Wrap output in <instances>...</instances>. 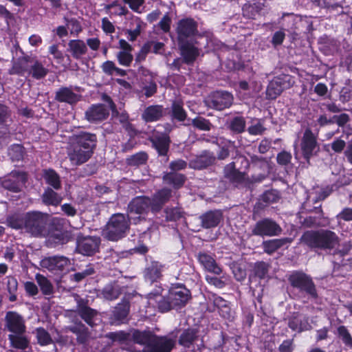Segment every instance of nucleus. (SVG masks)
<instances>
[{"label": "nucleus", "mask_w": 352, "mask_h": 352, "mask_svg": "<svg viewBox=\"0 0 352 352\" xmlns=\"http://www.w3.org/2000/svg\"><path fill=\"white\" fill-rule=\"evenodd\" d=\"M106 338L111 340L113 342L124 343L130 340L131 334L124 331H118L109 332L106 334Z\"/></svg>", "instance_id": "obj_58"}, {"label": "nucleus", "mask_w": 352, "mask_h": 352, "mask_svg": "<svg viewBox=\"0 0 352 352\" xmlns=\"http://www.w3.org/2000/svg\"><path fill=\"white\" fill-rule=\"evenodd\" d=\"M49 241L55 245H64L68 243L69 237L63 232L53 233L49 236Z\"/></svg>", "instance_id": "obj_64"}, {"label": "nucleus", "mask_w": 352, "mask_h": 352, "mask_svg": "<svg viewBox=\"0 0 352 352\" xmlns=\"http://www.w3.org/2000/svg\"><path fill=\"white\" fill-rule=\"evenodd\" d=\"M117 59L120 65L129 67L133 60V56L129 52H118L117 54Z\"/></svg>", "instance_id": "obj_61"}, {"label": "nucleus", "mask_w": 352, "mask_h": 352, "mask_svg": "<svg viewBox=\"0 0 352 352\" xmlns=\"http://www.w3.org/2000/svg\"><path fill=\"white\" fill-rule=\"evenodd\" d=\"M216 161V157L213 152L204 150L199 155H196L190 160V167L195 170H202L212 166Z\"/></svg>", "instance_id": "obj_25"}, {"label": "nucleus", "mask_w": 352, "mask_h": 352, "mask_svg": "<svg viewBox=\"0 0 352 352\" xmlns=\"http://www.w3.org/2000/svg\"><path fill=\"white\" fill-rule=\"evenodd\" d=\"M246 121L243 116H235L229 122L228 128L235 134H240L245 131Z\"/></svg>", "instance_id": "obj_50"}, {"label": "nucleus", "mask_w": 352, "mask_h": 352, "mask_svg": "<svg viewBox=\"0 0 352 352\" xmlns=\"http://www.w3.org/2000/svg\"><path fill=\"white\" fill-rule=\"evenodd\" d=\"M178 45L181 56L184 59L185 64L192 65L199 55L198 47L187 41L178 43Z\"/></svg>", "instance_id": "obj_30"}, {"label": "nucleus", "mask_w": 352, "mask_h": 352, "mask_svg": "<svg viewBox=\"0 0 352 352\" xmlns=\"http://www.w3.org/2000/svg\"><path fill=\"white\" fill-rule=\"evenodd\" d=\"M168 266L158 261H151L145 267L143 274L145 280L151 283L158 281L162 277V272Z\"/></svg>", "instance_id": "obj_23"}, {"label": "nucleus", "mask_w": 352, "mask_h": 352, "mask_svg": "<svg viewBox=\"0 0 352 352\" xmlns=\"http://www.w3.org/2000/svg\"><path fill=\"white\" fill-rule=\"evenodd\" d=\"M164 110V109L162 105H150L144 110L142 118L146 123L157 122L163 117Z\"/></svg>", "instance_id": "obj_37"}, {"label": "nucleus", "mask_w": 352, "mask_h": 352, "mask_svg": "<svg viewBox=\"0 0 352 352\" xmlns=\"http://www.w3.org/2000/svg\"><path fill=\"white\" fill-rule=\"evenodd\" d=\"M109 116V109L104 104H93L85 111V118L90 123L98 124Z\"/></svg>", "instance_id": "obj_15"}, {"label": "nucleus", "mask_w": 352, "mask_h": 352, "mask_svg": "<svg viewBox=\"0 0 352 352\" xmlns=\"http://www.w3.org/2000/svg\"><path fill=\"white\" fill-rule=\"evenodd\" d=\"M192 126L201 131H208L211 129L212 124L209 120L206 119L203 117H196L192 120Z\"/></svg>", "instance_id": "obj_60"}, {"label": "nucleus", "mask_w": 352, "mask_h": 352, "mask_svg": "<svg viewBox=\"0 0 352 352\" xmlns=\"http://www.w3.org/2000/svg\"><path fill=\"white\" fill-rule=\"evenodd\" d=\"M33 57L26 55L19 57L16 61L14 62L11 69L9 70L10 75L24 76L25 74H28L30 70V65L32 60Z\"/></svg>", "instance_id": "obj_34"}, {"label": "nucleus", "mask_w": 352, "mask_h": 352, "mask_svg": "<svg viewBox=\"0 0 352 352\" xmlns=\"http://www.w3.org/2000/svg\"><path fill=\"white\" fill-rule=\"evenodd\" d=\"M30 66L28 76L35 80L44 78L49 72L48 69L45 67L43 63L38 60L36 57H33Z\"/></svg>", "instance_id": "obj_42"}, {"label": "nucleus", "mask_w": 352, "mask_h": 352, "mask_svg": "<svg viewBox=\"0 0 352 352\" xmlns=\"http://www.w3.org/2000/svg\"><path fill=\"white\" fill-rule=\"evenodd\" d=\"M257 123L248 128V132L251 135H261L266 131L261 119H257Z\"/></svg>", "instance_id": "obj_62"}, {"label": "nucleus", "mask_w": 352, "mask_h": 352, "mask_svg": "<svg viewBox=\"0 0 352 352\" xmlns=\"http://www.w3.org/2000/svg\"><path fill=\"white\" fill-rule=\"evenodd\" d=\"M287 279L290 286L300 294L313 300L318 298L316 286L310 275L302 271L295 270Z\"/></svg>", "instance_id": "obj_3"}, {"label": "nucleus", "mask_w": 352, "mask_h": 352, "mask_svg": "<svg viewBox=\"0 0 352 352\" xmlns=\"http://www.w3.org/2000/svg\"><path fill=\"white\" fill-rule=\"evenodd\" d=\"M129 311L130 302L129 300L124 298L114 307L110 317L111 323L114 325H120L126 323Z\"/></svg>", "instance_id": "obj_20"}, {"label": "nucleus", "mask_w": 352, "mask_h": 352, "mask_svg": "<svg viewBox=\"0 0 352 352\" xmlns=\"http://www.w3.org/2000/svg\"><path fill=\"white\" fill-rule=\"evenodd\" d=\"M302 244L311 250H332L338 245V235L330 230H311L304 232L300 238Z\"/></svg>", "instance_id": "obj_1"}, {"label": "nucleus", "mask_w": 352, "mask_h": 352, "mask_svg": "<svg viewBox=\"0 0 352 352\" xmlns=\"http://www.w3.org/2000/svg\"><path fill=\"white\" fill-rule=\"evenodd\" d=\"M270 265L265 261H257L254 263L252 272L258 279H264L269 272Z\"/></svg>", "instance_id": "obj_54"}, {"label": "nucleus", "mask_w": 352, "mask_h": 352, "mask_svg": "<svg viewBox=\"0 0 352 352\" xmlns=\"http://www.w3.org/2000/svg\"><path fill=\"white\" fill-rule=\"evenodd\" d=\"M25 332L21 333H10L8 336V339L10 342V346L12 348L24 351L29 348L30 341V339L25 335Z\"/></svg>", "instance_id": "obj_40"}, {"label": "nucleus", "mask_w": 352, "mask_h": 352, "mask_svg": "<svg viewBox=\"0 0 352 352\" xmlns=\"http://www.w3.org/2000/svg\"><path fill=\"white\" fill-rule=\"evenodd\" d=\"M67 52L76 60L80 59L87 52L86 43L80 39H73L68 42Z\"/></svg>", "instance_id": "obj_38"}, {"label": "nucleus", "mask_w": 352, "mask_h": 352, "mask_svg": "<svg viewBox=\"0 0 352 352\" xmlns=\"http://www.w3.org/2000/svg\"><path fill=\"white\" fill-rule=\"evenodd\" d=\"M197 32L198 23L194 19L186 17L178 21L176 28L178 43L187 41L188 38L195 36Z\"/></svg>", "instance_id": "obj_10"}, {"label": "nucleus", "mask_w": 352, "mask_h": 352, "mask_svg": "<svg viewBox=\"0 0 352 352\" xmlns=\"http://www.w3.org/2000/svg\"><path fill=\"white\" fill-rule=\"evenodd\" d=\"M201 225L205 229L214 228L219 226L223 219L221 210H208L200 216Z\"/></svg>", "instance_id": "obj_29"}, {"label": "nucleus", "mask_w": 352, "mask_h": 352, "mask_svg": "<svg viewBox=\"0 0 352 352\" xmlns=\"http://www.w3.org/2000/svg\"><path fill=\"white\" fill-rule=\"evenodd\" d=\"M318 147L316 136L311 129H305L301 139L300 148L303 158L309 162L311 157L314 155L316 148Z\"/></svg>", "instance_id": "obj_14"}, {"label": "nucleus", "mask_w": 352, "mask_h": 352, "mask_svg": "<svg viewBox=\"0 0 352 352\" xmlns=\"http://www.w3.org/2000/svg\"><path fill=\"white\" fill-rule=\"evenodd\" d=\"M336 333L345 346L352 349V336L346 326L338 327Z\"/></svg>", "instance_id": "obj_56"}, {"label": "nucleus", "mask_w": 352, "mask_h": 352, "mask_svg": "<svg viewBox=\"0 0 352 352\" xmlns=\"http://www.w3.org/2000/svg\"><path fill=\"white\" fill-rule=\"evenodd\" d=\"M36 280L43 295L49 296L53 294V285L47 278L41 274H36Z\"/></svg>", "instance_id": "obj_51"}, {"label": "nucleus", "mask_w": 352, "mask_h": 352, "mask_svg": "<svg viewBox=\"0 0 352 352\" xmlns=\"http://www.w3.org/2000/svg\"><path fill=\"white\" fill-rule=\"evenodd\" d=\"M152 147L155 148L159 157H163L165 162L169 160L168 152L171 140L166 133L155 135L149 139Z\"/></svg>", "instance_id": "obj_18"}, {"label": "nucleus", "mask_w": 352, "mask_h": 352, "mask_svg": "<svg viewBox=\"0 0 352 352\" xmlns=\"http://www.w3.org/2000/svg\"><path fill=\"white\" fill-rule=\"evenodd\" d=\"M251 232L254 236L272 237L280 235L283 229L273 219L265 217L256 222Z\"/></svg>", "instance_id": "obj_5"}, {"label": "nucleus", "mask_w": 352, "mask_h": 352, "mask_svg": "<svg viewBox=\"0 0 352 352\" xmlns=\"http://www.w3.org/2000/svg\"><path fill=\"white\" fill-rule=\"evenodd\" d=\"M3 330L10 333L26 332L27 327L24 317L15 311L6 313L3 320Z\"/></svg>", "instance_id": "obj_9"}, {"label": "nucleus", "mask_w": 352, "mask_h": 352, "mask_svg": "<svg viewBox=\"0 0 352 352\" xmlns=\"http://www.w3.org/2000/svg\"><path fill=\"white\" fill-rule=\"evenodd\" d=\"M148 160V153L142 151L128 156L125 160V163L128 166L138 168L145 165Z\"/></svg>", "instance_id": "obj_48"}, {"label": "nucleus", "mask_w": 352, "mask_h": 352, "mask_svg": "<svg viewBox=\"0 0 352 352\" xmlns=\"http://www.w3.org/2000/svg\"><path fill=\"white\" fill-rule=\"evenodd\" d=\"M122 294L121 287L116 283H110L104 285L101 291L103 298L107 300H114Z\"/></svg>", "instance_id": "obj_47"}, {"label": "nucleus", "mask_w": 352, "mask_h": 352, "mask_svg": "<svg viewBox=\"0 0 352 352\" xmlns=\"http://www.w3.org/2000/svg\"><path fill=\"white\" fill-rule=\"evenodd\" d=\"M96 272L92 264H89L86 269L81 272H76L71 276V279L76 283H79L84 280L86 277L94 274Z\"/></svg>", "instance_id": "obj_59"}, {"label": "nucleus", "mask_w": 352, "mask_h": 352, "mask_svg": "<svg viewBox=\"0 0 352 352\" xmlns=\"http://www.w3.org/2000/svg\"><path fill=\"white\" fill-rule=\"evenodd\" d=\"M100 238L98 236H78L76 241L77 252L91 256L99 251Z\"/></svg>", "instance_id": "obj_12"}, {"label": "nucleus", "mask_w": 352, "mask_h": 352, "mask_svg": "<svg viewBox=\"0 0 352 352\" xmlns=\"http://www.w3.org/2000/svg\"><path fill=\"white\" fill-rule=\"evenodd\" d=\"M264 7V3H245L242 7V14L246 19H255L256 16L260 14Z\"/></svg>", "instance_id": "obj_44"}, {"label": "nucleus", "mask_w": 352, "mask_h": 352, "mask_svg": "<svg viewBox=\"0 0 352 352\" xmlns=\"http://www.w3.org/2000/svg\"><path fill=\"white\" fill-rule=\"evenodd\" d=\"M223 175L232 184H241L245 180V173L239 170L232 162L224 167Z\"/></svg>", "instance_id": "obj_36"}, {"label": "nucleus", "mask_w": 352, "mask_h": 352, "mask_svg": "<svg viewBox=\"0 0 352 352\" xmlns=\"http://www.w3.org/2000/svg\"><path fill=\"white\" fill-rule=\"evenodd\" d=\"M25 154V148L19 144H12L8 149V155L12 162H19L23 160Z\"/></svg>", "instance_id": "obj_52"}, {"label": "nucleus", "mask_w": 352, "mask_h": 352, "mask_svg": "<svg viewBox=\"0 0 352 352\" xmlns=\"http://www.w3.org/2000/svg\"><path fill=\"white\" fill-rule=\"evenodd\" d=\"M186 179L187 177L184 174L176 172H165L162 176L163 183L175 190L181 189L184 186Z\"/></svg>", "instance_id": "obj_32"}, {"label": "nucleus", "mask_w": 352, "mask_h": 352, "mask_svg": "<svg viewBox=\"0 0 352 352\" xmlns=\"http://www.w3.org/2000/svg\"><path fill=\"white\" fill-rule=\"evenodd\" d=\"M199 263L207 271L219 275L222 272L221 268L218 265L212 256L206 252H199L197 256Z\"/></svg>", "instance_id": "obj_35"}, {"label": "nucleus", "mask_w": 352, "mask_h": 352, "mask_svg": "<svg viewBox=\"0 0 352 352\" xmlns=\"http://www.w3.org/2000/svg\"><path fill=\"white\" fill-rule=\"evenodd\" d=\"M76 312L85 324L91 328L96 327L100 320L99 311L89 307L87 300L82 298L77 300Z\"/></svg>", "instance_id": "obj_8"}, {"label": "nucleus", "mask_w": 352, "mask_h": 352, "mask_svg": "<svg viewBox=\"0 0 352 352\" xmlns=\"http://www.w3.org/2000/svg\"><path fill=\"white\" fill-rule=\"evenodd\" d=\"M292 155L290 152L282 151L277 154L276 162L277 164L282 166H288L292 161Z\"/></svg>", "instance_id": "obj_63"}, {"label": "nucleus", "mask_w": 352, "mask_h": 352, "mask_svg": "<svg viewBox=\"0 0 352 352\" xmlns=\"http://www.w3.org/2000/svg\"><path fill=\"white\" fill-rule=\"evenodd\" d=\"M175 344V337L156 335L150 344L143 348L142 352H171Z\"/></svg>", "instance_id": "obj_11"}, {"label": "nucleus", "mask_w": 352, "mask_h": 352, "mask_svg": "<svg viewBox=\"0 0 352 352\" xmlns=\"http://www.w3.org/2000/svg\"><path fill=\"white\" fill-rule=\"evenodd\" d=\"M80 95L74 92L72 87H60L54 96V100L60 103H67L70 105L76 104L80 100Z\"/></svg>", "instance_id": "obj_28"}, {"label": "nucleus", "mask_w": 352, "mask_h": 352, "mask_svg": "<svg viewBox=\"0 0 352 352\" xmlns=\"http://www.w3.org/2000/svg\"><path fill=\"white\" fill-rule=\"evenodd\" d=\"M293 84L294 82L290 75L282 74L275 76L267 85V98L270 100L276 99L284 90L292 87Z\"/></svg>", "instance_id": "obj_6"}, {"label": "nucleus", "mask_w": 352, "mask_h": 352, "mask_svg": "<svg viewBox=\"0 0 352 352\" xmlns=\"http://www.w3.org/2000/svg\"><path fill=\"white\" fill-rule=\"evenodd\" d=\"M158 311L166 313L171 309H175L168 293L166 296H161L156 300Z\"/></svg>", "instance_id": "obj_53"}, {"label": "nucleus", "mask_w": 352, "mask_h": 352, "mask_svg": "<svg viewBox=\"0 0 352 352\" xmlns=\"http://www.w3.org/2000/svg\"><path fill=\"white\" fill-rule=\"evenodd\" d=\"M25 213H14L7 217V225L15 230L25 229Z\"/></svg>", "instance_id": "obj_49"}, {"label": "nucleus", "mask_w": 352, "mask_h": 352, "mask_svg": "<svg viewBox=\"0 0 352 352\" xmlns=\"http://www.w3.org/2000/svg\"><path fill=\"white\" fill-rule=\"evenodd\" d=\"M155 336L156 334L151 331H140L135 329L132 333V340L135 343L144 345V347L150 344Z\"/></svg>", "instance_id": "obj_45"}, {"label": "nucleus", "mask_w": 352, "mask_h": 352, "mask_svg": "<svg viewBox=\"0 0 352 352\" xmlns=\"http://www.w3.org/2000/svg\"><path fill=\"white\" fill-rule=\"evenodd\" d=\"M292 239L289 237H285L281 239H274L263 241L262 243V248L264 252L269 255H272L278 249L281 248L284 245L290 243Z\"/></svg>", "instance_id": "obj_39"}, {"label": "nucleus", "mask_w": 352, "mask_h": 352, "mask_svg": "<svg viewBox=\"0 0 352 352\" xmlns=\"http://www.w3.org/2000/svg\"><path fill=\"white\" fill-rule=\"evenodd\" d=\"M55 190H56L50 187L45 188L41 195V200L45 206L56 207L62 202L63 197Z\"/></svg>", "instance_id": "obj_43"}, {"label": "nucleus", "mask_w": 352, "mask_h": 352, "mask_svg": "<svg viewBox=\"0 0 352 352\" xmlns=\"http://www.w3.org/2000/svg\"><path fill=\"white\" fill-rule=\"evenodd\" d=\"M26 182L27 175L25 172L12 171L3 180L1 184L3 188L9 191L19 192Z\"/></svg>", "instance_id": "obj_17"}, {"label": "nucleus", "mask_w": 352, "mask_h": 352, "mask_svg": "<svg viewBox=\"0 0 352 352\" xmlns=\"http://www.w3.org/2000/svg\"><path fill=\"white\" fill-rule=\"evenodd\" d=\"M37 342L41 346H47L53 342L49 332L43 327H37L35 329Z\"/></svg>", "instance_id": "obj_55"}, {"label": "nucleus", "mask_w": 352, "mask_h": 352, "mask_svg": "<svg viewBox=\"0 0 352 352\" xmlns=\"http://www.w3.org/2000/svg\"><path fill=\"white\" fill-rule=\"evenodd\" d=\"M281 196L278 190L270 189L265 190L258 197L254 206V212L264 210L270 204L278 202Z\"/></svg>", "instance_id": "obj_22"}, {"label": "nucleus", "mask_w": 352, "mask_h": 352, "mask_svg": "<svg viewBox=\"0 0 352 352\" xmlns=\"http://www.w3.org/2000/svg\"><path fill=\"white\" fill-rule=\"evenodd\" d=\"M164 212L166 221H177L183 217V212L178 207H166Z\"/></svg>", "instance_id": "obj_57"}, {"label": "nucleus", "mask_w": 352, "mask_h": 352, "mask_svg": "<svg viewBox=\"0 0 352 352\" xmlns=\"http://www.w3.org/2000/svg\"><path fill=\"white\" fill-rule=\"evenodd\" d=\"M70 265V260L65 256H53L41 259L40 265L51 272H63Z\"/></svg>", "instance_id": "obj_21"}, {"label": "nucleus", "mask_w": 352, "mask_h": 352, "mask_svg": "<svg viewBox=\"0 0 352 352\" xmlns=\"http://www.w3.org/2000/svg\"><path fill=\"white\" fill-rule=\"evenodd\" d=\"M68 330L76 336V342L79 344L85 345L87 344L89 338V330L82 322H74V325L69 326Z\"/></svg>", "instance_id": "obj_33"}, {"label": "nucleus", "mask_w": 352, "mask_h": 352, "mask_svg": "<svg viewBox=\"0 0 352 352\" xmlns=\"http://www.w3.org/2000/svg\"><path fill=\"white\" fill-rule=\"evenodd\" d=\"M173 190L171 188L164 187L157 190L153 195L151 199L152 213L156 214L159 212L163 206L172 197Z\"/></svg>", "instance_id": "obj_26"}, {"label": "nucleus", "mask_w": 352, "mask_h": 352, "mask_svg": "<svg viewBox=\"0 0 352 352\" xmlns=\"http://www.w3.org/2000/svg\"><path fill=\"white\" fill-rule=\"evenodd\" d=\"M73 142L94 154L97 146L98 138L95 133L81 131L74 135Z\"/></svg>", "instance_id": "obj_24"}, {"label": "nucleus", "mask_w": 352, "mask_h": 352, "mask_svg": "<svg viewBox=\"0 0 352 352\" xmlns=\"http://www.w3.org/2000/svg\"><path fill=\"white\" fill-rule=\"evenodd\" d=\"M168 294L176 309L186 306L191 297L190 292L183 285L171 287L168 290Z\"/></svg>", "instance_id": "obj_16"}, {"label": "nucleus", "mask_w": 352, "mask_h": 352, "mask_svg": "<svg viewBox=\"0 0 352 352\" xmlns=\"http://www.w3.org/2000/svg\"><path fill=\"white\" fill-rule=\"evenodd\" d=\"M131 219L129 215L116 213L109 218L104 230L109 241H118L124 238L130 229Z\"/></svg>", "instance_id": "obj_2"}, {"label": "nucleus", "mask_w": 352, "mask_h": 352, "mask_svg": "<svg viewBox=\"0 0 352 352\" xmlns=\"http://www.w3.org/2000/svg\"><path fill=\"white\" fill-rule=\"evenodd\" d=\"M166 110V114L173 122H184L187 118L188 114L184 108V102L181 100H173L170 109Z\"/></svg>", "instance_id": "obj_31"}, {"label": "nucleus", "mask_w": 352, "mask_h": 352, "mask_svg": "<svg viewBox=\"0 0 352 352\" xmlns=\"http://www.w3.org/2000/svg\"><path fill=\"white\" fill-rule=\"evenodd\" d=\"M197 338V331L194 329L188 328L181 333L178 343L184 348H190Z\"/></svg>", "instance_id": "obj_46"}, {"label": "nucleus", "mask_w": 352, "mask_h": 352, "mask_svg": "<svg viewBox=\"0 0 352 352\" xmlns=\"http://www.w3.org/2000/svg\"><path fill=\"white\" fill-rule=\"evenodd\" d=\"M313 212L314 215H309L303 219L301 224L307 228H318L325 227L329 224V220L324 217L322 206L314 207Z\"/></svg>", "instance_id": "obj_19"}, {"label": "nucleus", "mask_w": 352, "mask_h": 352, "mask_svg": "<svg viewBox=\"0 0 352 352\" xmlns=\"http://www.w3.org/2000/svg\"><path fill=\"white\" fill-rule=\"evenodd\" d=\"M42 177L45 184L54 190H60L62 188L60 177L58 173L53 168H49L43 169L42 171Z\"/></svg>", "instance_id": "obj_41"}, {"label": "nucleus", "mask_w": 352, "mask_h": 352, "mask_svg": "<svg viewBox=\"0 0 352 352\" xmlns=\"http://www.w3.org/2000/svg\"><path fill=\"white\" fill-rule=\"evenodd\" d=\"M152 212L151 199L147 196H137L133 198L127 206V214L145 215Z\"/></svg>", "instance_id": "obj_13"}, {"label": "nucleus", "mask_w": 352, "mask_h": 352, "mask_svg": "<svg viewBox=\"0 0 352 352\" xmlns=\"http://www.w3.org/2000/svg\"><path fill=\"white\" fill-rule=\"evenodd\" d=\"M25 231L34 236H43L48 222V214L33 210L25 212Z\"/></svg>", "instance_id": "obj_4"}, {"label": "nucleus", "mask_w": 352, "mask_h": 352, "mask_svg": "<svg viewBox=\"0 0 352 352\" xmlns=\"http://www.w3.org/2000/svg\"><path fill=\"white\" fill-rule=\"evenodd\" d=\"M93 155L91 152L83 149L72 142L68 152V157L73 165L80 166L87 162Z\"/></svg>", "instance_id": "obj_27"}, {"label": "nucleus", "mask_w": 352, "mask_h": 352, "mask_svg": "<svg viewBox=\"0 0 352 352\" xmlns=\"http://www.w3.org/2000/svg\"><path fill=\"white\" fill-rule=\"evenodd\" d=\"M232 94L226 91H215L212 92L205 100L206 106L217 111H223L230 108L233 103Z\"/></svg>", "instance_id": "obj_7"}]
</instances>
